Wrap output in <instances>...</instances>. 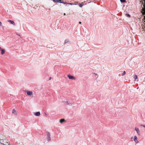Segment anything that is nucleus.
Returning <instances> with one entry per match:
<instances>
[{"instance_id":"29","label":"nucleus","mask_w":145,"mask_h":145,"mask_svg":"<svg viewBox=\"0 0 145 145\" xmlns=\"http://www.w3.org/2000/svg\"><path fill=\"white\" fill-rule=\"evenodd\" d=\"M51 77H50V78H49V79H51Z\"/></svg>"},{"instance_id":"22","label":"nucleus","mask_w":145,"mask_h":145,"mask_svg":"<svg viewBox=\"0 0 145 145\" xmlns=\"http://www.w3.org/2000/svg\"><path fill=\"white\" fill-rule=\"evenodd\" d=\"M2 23L0 21V26H2Z\"/></svg>"},{"instance_id":"23","label":"nucleus","mask_w":145,"mask_h":145,"mask_svg":"<svg viewBox=\"0 0 145 145\" xmlns=\"http://www.w3.org/2000/svg\"><path fill=\"white\" fill-rule=\"evenodd\" d=\"M67 42V41L66 40H65V43H66Z\"/></svg>"},{"instance_id":"27","label":"nucleus","mask_w":145,"mask_h":145,"mask_svg":"<svg viewBox=\"0 0 145 145\" xmlns=\"http://www.w3.org/2000/svg\"><path fill=\"white\" fill-rule=\"evenodd\" d=\"M77 3H76H76H74V4H77Z\"/></svg>"},{"instance_id":"5","label":"nucleus","mask_w":145,"mask_h":145,"mask_svg":"<svg viewBox=\"0 0 145 145\" xmlns=\"http://www.w3.org/2000/svg\"><path fill=\"white\" fill-rule=\"evenodd\" d=\"M67 76L69 79H71L72 80H75V77L70 75H67Z\"/></svg>"},{"instance_id":"17","label":"nucleus","mask_w":145,"mask_h":145,"mask_svg":"<svg viewBox=\"0 0 145 145\" xmlns=\"http://www.w3.org/2000/svg\"><path fill=\"white\" fill-rule=\"evenodd\" d=\"M83 6V4L82 3L81 4H80L79 5V6L80 7H82Z\"/></svg>"},{"instance_id":"24","label":"nucleus","mask_w":145,"mask_h":145,"mask_svg":"<svg viewBox=\"0 0 145 145\" xmlns=\"http://www.w3.org/2000/svg\"><path fill=\"white\" fill-rule=\"evenodd\" d=\"M79 24H81V22H79Z\"/></svg>"},{"instance_id":"13","label":"nucleus","mask_w":145,"mask_h":145,"mask_svg":"<svg viewBox=\"0 0 145 145\" xmlns=\"http://www.w3.org/2000/svg\"><path fill=\"white\" fill-rule=\"evenodd\" d=\"M65 4H69L71 5H76L77 4H74L72 3H65Z\"/></svg>"},{"instance_id":"31","label":"nucleus","mask_w":145,"mask_h":145,"mask_svg":"<svg viewBox=\"0 0 145 145\" xmlns=\"http://www.w3.org/2000/svg\"><path fill=\"white\" fill-rule=\"evenodd\" d=\"M132 138H133V137H132L131 138V139H132Z\"/></svg>"},{"instance_id":"1","label":"nucleus","mask_w":145,"mask_h":145,"mask_svg":"<svg viewBox=\"0 0 145 145\" xmlns=\"http://www.w3.org/2000/svg\"><path fill=\"white\" fill-rule=\"evenodd\" d=\"M25 92L27 94L30 96H32L33 95V93L32 91L26 90Z\"/></svg>"},{"instance_id":"18","label":"nucleus","mask_w":145,"mask_h":145,"mask_svg":"<svg viewBox=\"0 0 145 145\" xmlns=\"http://www.w3.org/2000/svg\"><path fill=\"white\" fill-rule=\"evenodd\" d=\"M120 1L122 3L125 2L126 1L125 0H120Z\"/></svg>"},{"instance_id":"7","label":"nucleus","mask_w":145,"mask_h":145,"mask_svg":"<svg viewBox=\"0 0 145 145\" xmlns=\"http://www.w3.org/2000/svg\"><path fill=\"white\" fill-rule=\"evenodd\" d=\"M135 130L137 132L138 134V135H140V131L139 129L138 128H137L136 127H135Z\"/></svg>"},{"instance_id":"14","label":"nucleus","mask_w":145,"mask_h":145,"mask_svg":"<svg viewBox=\"0 0 145 145\" xmlns=\"http://www.w3.org/2000/svg\"><path fill=\"white\" fill-rule=\"evenodd\" d=\"M143 2H142V3H144V5H143V7H144V5H145V1L144 0L143 1ZM142 4H143V3H142ZM144 8V7L143 8H142V14H143V9Z\"/></svg>"},{"instance_id":"15","label":"nucleus","mask_w":145,"mask_h":145,"mask_svg":"<svg viewBox=\"0 0 145 145\" xmlns=\"http://www.w3.org/2000/svg\"><path fill=\"white\" fill-rule=\"evenodd\" d=\"M133 77L135 80L137 78V76L136 75H134Z\"/></svg>"},{"instance_id":"25","label":"nucleus","mask_w":145,"mask_h":145,"mask_svg":"<svg viewBox=\"0 0 145 145\" xmlns=\"http://www.w3.org/2000/svg\"><path fill=\"white\" fill-rule=\"evenodd\" d=\"M2 49L0 47V50H1Z\"/></svg>"},{"instance_id":"11","label":"nucleus","mask_w":145,"mask_h":145,"mask_svg":"<svg viewBox=\"0 0 145 145\" xmlns=\"http://www.w3.org/2000/svg\"><path fill=\"white\" fill-rule=\"evenodd\" d=\"M1 54L3 55V54H5V49H2L1 50Z\"/></svg>"},{"instance_id":"28","label":"nucleus","mask_w":145,"mask_h":145,"mask_svg":"<svg viewBox=\"0 0 145 145\" xmlns=\"http://www.w3.org/2000/svg\"><path fill=\"white\" fill-rule=\"evenodd\" d=\"M77 3H76H76H74V4H77Z\"/></svg>"},{"instance_id":"4","label":"nucleus","mask_w":145,"mask_h":145,"mask_svg":"<svg viewBox=\"0 0 145 145\" xmlns=\"http://www.w3.org/2000/svg\"><path fill=\"white\" fill-rule=\"evenodd\" d=\"M47 139L48 141L50 140V134L49 132L47 133Z\"/></svg>"},{"instance_id":"10","label":"nucleus","mask_w":145,"mask_h":145,"mask_svg":"<svg viewBox=\"0 0 145 145\" xmlns=\"http://www.w3.org/2000/svg\"><path fill=\"white\" fill-rule=\"evenodd\" d=\"M8 22L12 24L13 25H15V23L14 22V21L12 20H8Z\"/></svg>"},{"instance_id":"3","label":"nucleus","mask_w":145,"mask_h":145,"mask_svg":"<svg viewBox=\"0 0 145 145\" xmlns=\"http://www.w3.org/2000/svg\"><path fill=\"white\" fill-rule=\"evenodd\" d=\"M0 143L4 145H7L6 143H7V142H6V140H3L1 141Z\"/></svg>"},{"instance_id":"9","label":"nucleus","mask_w":145,"mask_h":145,"mask_svg":"<svg viewBox=\"0 0 145 145\" xmlns=\"http://www.w3.org/2000/svg\"><path fill=\"white\" fill-rule=\"evenodd\" d=\"M12 113L14 114L15 115H16L17 114V113L14 109L13 110Z\"/></svg>"},{"instance_id":"21","label":"nucleus","mask_w":145,"mask_h":145,"mask_svg":"<svg viewBox=\"0 0 145 145\" xmlns=\"http://www.w3.org/2000/svg\"><path fill=\"white\" fill-rule=\"evenodd\" d=\"M141 126L143 127H144L145 128V125H141Z\"/></svg>"},{"instance_id":"16","label":"nucleus","mask_w":145,"mask_h":145,"mask_svg":"<svg viewBox=\"0 0 145 145\" xmlns=\"http://www.w3.org/2000/svg\"><path fill=\"white\" fill-rule=\"evenodd\" d=\"M126 74V72L125 71H123V73L121 74L122 76H123L124 75H125Z\"/></svg>"},{"instance_id":"26","label":"nucleus","mask_w":145,"mask_h":145,"mask_svg":"<svg viewBox=\"0 0 145 145\" xmlns=\"http://www.w3.org/2000/svg\"><path fill=\"white\" fill-rule=\"evenodd\" d=\"M144 5V8L143 9L145 8V5Z\"/></svg>"},{"instance_id":"19","label":"nucleus","mask_w":145,"mask_h":145,"mask_svg":"<svg viewBox=\"0 0 145 145\" xmlns=\"http://www.w3.org/2000/svg\"><path fill=\"white\" fill-rule=\"evenodd\" d=\"M65 103V104L66 105H69V103L68 102H66Z\"/></svg>"},{"instance_id":"2","label":"nucleus","mask_w":145,"mask_h":145,"mask_svg":"<svg viewBox=\"0 0 145 145\" xmlns=\"http://www.w3.org/2000/svg\"><path fill=\"white\" fill-rule=\"evenodd\" d=\"M54 2L56 3H63L64 4H65V3H66V2H64L63 1H62V0H52Z\"/></svg>"},{"instance_id":"30","label":"nucleus","mask_w":145,"mask_h":145,"mask_svg":"<svg viewBox=\"0 0 145 145\" xmlns=\"http://www.w3.org/2000/svg\"><path fill=\"white\" fill-rule=\"evenodd\" d=\"M64 15H65V13H64Z\"/></svg>"},{"instance_id":"20","label":"nucleus","mask_w":145,"mask_h":145,"mask_svg":"<svg viewBox=\"0 0 145 145\" xmlns=\"http://www.w3.org/2000/svg\"><path fill=\"white\" fill-rule=\"evenodd\" d=\"M126 16H127L128 17H129L130 18V15L129 14H125Z\"/></svg>"},{"instance_id":"6","label":"nucleus","mask_w":145,"mask_h":145,"mask_svg":"<svg viewBox=\"0 0 145 145\" xmlns=\"http://www.w3.org/2000/svg\"><path fill=\"white\" fill-rule=\"evenodd\" d=\"M133 140L137 144L139 142L137 140V137L136 136H134Z\"/></svg>"},{"instance_id":"12","label":"nucleus","mask_w":145,"mask_h":145,"mask_svg":"<svg viewBox=\"0 0 145 145\" xmlns=\"http://www.w3.org/2000/svg\"><path fill=\"white\" fill-rule=\"evenodd\" d=\"M65 121V120L64 119H62L60 120L59 122L60 123H61Z\"/></svg>"},{"instance_id":"8","label":"nucleus","mask_w":145,"mask_h":145,"mask_svg":"<svg viewBox=\"0 0 145 145\" xmlns=\"http://www.w3.org/2000/svg\"><path fill=\"white\" fill-rule=\"evenodd\" d=\"M34 114L36 116H39L40 115V113L39 112H36L34 113Z\"/></svg>"}]
</instances>
